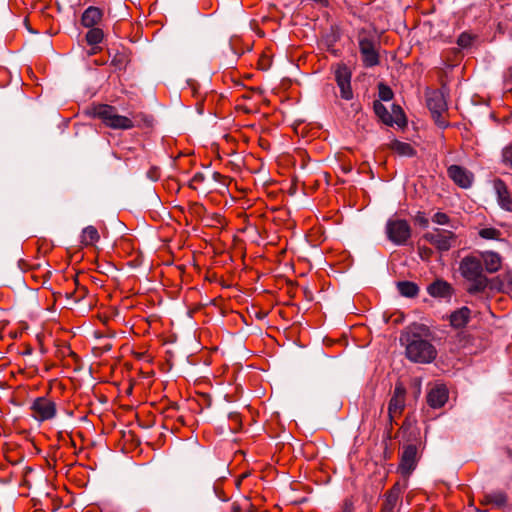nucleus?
<instances>
[{"instance_id": "1", "label": "nucleus", "mask_w": 512, "mask_h": 512, "mask_svg": "<svg viewBox=\"0 0 512 512\" xmlns=\"http://www.w3.org/2000/svg\"><path fill=\"white\" fill-rule=\"evenodd\" d=\"M400 343L405 346L406 357L414 363H431L437 356L434 345L418 333H401Z\"/></svg>"}, {"instance_id": "2", "label": "nucleus", "mask_w": 512, "mask_h": 512, "mask_svg": "<svg viewBox=\"0 0 512 512\" xmlns=\"http://www.w3.org/2000/svg\"><path fill=\"white\" fill-rule=\"evenodd\" d=\"M460 275L468 281V293L477 294L485 291L489 280L484 273L482 260L475 255H467L463 257L459 263Z\"/></svg>"}, {"instance_id": "3", "label": "nucleus", "mask_w": 512, "mask_h": 512, "mask_svg": "<svg viewBox=\"0 0 512 512\" xmlns=\"http://www.w3.org/2000/svg\"><path fill=\"white\" fill-rule=\"evenodd\" d=\"M361 61L365 68H372L380 63L379 43L370 35L361 32L358 36Z\"/></svg>"}, {"instance_id": "4", "label": "nucleus", "mask_w": 512, "mask_h": 512, "mask_svg": "<svg viewBox=\"0 0 512 512\" xmlns=\"http://www.w3.org/2000/svg\"><path fill=\"white\" fill-rule=\"evenodd\" d=\"M95 113L106 126L112 129L127 130L135 126L132 119L117 114L115 108L109 105H100L96 108Z\"/></svg>"}, {"instance_id": "5", "label": "nucleus", "mask_w": 512, "mask_h": 512, "mask_svg": "<svg viewBox=\"0 0 512 512\" xmlns=\"http://www.w3.org/2000/svg\"><path fill=\"white\" fill-rule=\"evenodd\" d=\"M411 226L404 219L391 218L386 223L387 238L395 245H405L411 237Z\"/></svg>"}, {"instance_id": "6", "label": "nucleus", "mask_w": 512, "mask_h": 512, "mask_svg": "<svg viewBox=\"0 0 512 512\" xmlns=\"http://www.w3.org/2000/svg\"><path fill=\"white\" fill-rule=\"evenodd\" d=\"M423 239L433 245L439 252L449 251L455 246L457 236L447 229L435 228L423 235Z\"/></svg>"}, {"instance_id": "7", "label": "nucleus", "mask_w": 512, "mask_h": 512, "mask_svg": "<svg viewBox=\"0 0 512 512\" xmlns=\"http://www.w3.org/2000/svg\"><path fill=\"white\" fill-rule=\"evenodd\" d=\"M31 415L38 422H44L53 419L56 416V403L47 397H37L32 402Z\"/></svg>"}, {"instance_id": "8", "label": "nucleus", "mask_w": 512, "mask_h": 512, "mask_svg": "<svg viewBox=\"0 0 512 512\" xmlns=\"http://www.w3.org/2000/svg\"><path fill=\"white\" fill-rule=\"evenodd\" d=\"M427 107L432 117L440 127H446V122L441 120L443 112L447 109L444 96L439 91H433L427 95Z\"/></svg>"}, {"instance_id": "9", "label": "nucleus", "mask_w": 512, "mask_h": 512, "mask_svg": "<svg viewBox=\"0 0 512 512\" xmlns=\"http://www.w3.org/2000/svg\"><path fill=\"white\" fill-rule=\"evenodd\" d=\"M420 458L421 454L418 450H403L397 472H399L403 478L408 479L416 469Z\"/></svg>"}, {"instance_id": "10", "label": "nucleus", "mask_w": 512, "mask_h": 512, "mask_svg": "<svg viewBox=\"0 0 512 512\" xmlns=\"http://www.w3.org/2000/svg\"><path fill=\"white\" fill-rule=\"evenodd\" d=\"M406 389L402 384H396L388 404V415L391 422L400 416L405 408Z\"/></svg>"}, {"instance_id": "11", "label": "nucleus", "mask_w": 512, "mask_h": 512, "mask_svg": "<svg viewBox=\"0 0 512 512\" xmlns=\"http://www.w3.org/2000/svg\"><path fill=\"white\" fill-rule=\"evenodd\" d=\"M447 174L456 185L463 189H467L472 186L474 175L463 166L456 164L451 165L447 169Z\"/></svg>"}, {"instance_id": "12", "label": "nucleus", "mask_w": 512, "mask_h": 512, "mask_svg": "<svg viewBox=\"0 0 512 512\" xmlns=\"http://www.w3.org/2000/svg\"><path fill=\"white\" fill-rule=\"evenodd\" d=\"M493 186L499 206L505 211L512 212V196L505 182L501 179H496Z\"/></svg>"}, {"instance_id": "13", "label": "nucleus", "mask_w": 512, "mask_h": 512, "mask_svg": "<svg viewBox=\"0 0 512 512\" xmlns=\"http://www.w3.org/2000/svg\"><path fill=\"white\" fill-rule=\"evenodd\" d=\"M427 292L434 298L450 299L454 293V288L447 281L437 279L428 285Z\"/></svg>"}, {"instance_id": "14", "label": "nucleus", "mask_w": 512, "mask_h": 512, "mask_svg": "<svg viewBox=\"0 0 512 512\" xmlns=\"http://www.w3.org/2000/svg\"><path fill=\"white\" fill-rule=\"evenodd\" d=\"M482 505H492L498 509H505L508 507V495L505 491L495 490L485 493L480 500Z\"/></svg>"}, {"instance_id": "15", "label": "nucleus", "mask_w": 512, "mask_h": 512, "mask_svg": "<svg viewBox=\"0 0 512 512\" xmlns=\"http://www.w3.org/2000/svg\"><path fill=\"white\" fill-rule=\"evenodd\" d=\"M448 400V390L443 385L432 388L427 395V403L432 408H441Z\"/></svg>"}, {"instance_id": "16", "label": "nucleus", "mask_w": 512, "mask_h": 512, "mask_svg": "<svg viewBox=\"0 0 512 512\" xmlns=\"http://www.w3.org/2000/svg\"><path fill=\"white\" fill-rule=\"evenodd\" d=\"M403 488L399 483H395L390 490L385 494V501L382 505V512H395V508L398 505Z\"/></svg>"}, {"instance_id": "17", "label": "nucleus", "mask_w": 512, "mask_h": 512, "mask_svg": "<svg viewBox=\"0 0 512 512\" xmlns=\"http://www.w3.org/2000/svg\"><path fill=\"white\" fill-rule=\"evenodd\" d=\"M479 258L482 260L484 273H495L500 270L502 259L498 253L493 251H485L480 254Z\"/></svg>"}, {"instance_id": "18", "label": "nucleus", "mask_w": 512, "mask_h": 512, "mask_svg": "<svg viewBox=\"0 0 512 512\" xmlns=\"http://www.w3.org/2000/svg\"><path fill=\"white\" fill-rule=\"evenodd\" d=\"M470 318L471 310L468 307L463 306L451 313L449 317L450 325L455 329L464 328L470 321Z\"/></svg>"}, {"instance_id": "19", "label": "nucleus", "mask_w": 512, "mask_h": 512, "mask_svg": "<svg viewBox=\"0 0 512 512\" xmlns=\"http://www.w3.org/2000/svg\"><path fill=\"white\" fill-rule=\"evenodd\" d=\"M103 13L98 7L90 6L82 14L81 23L83 26L94 27L102 18Z\"/></svg>"}, {"instance_id": "20", "label": "nucleus", "mask_w": 512, "mask_h": 512, "mask_svg": "<svg viewBox=\"0 0 512 512\" xmlns=\"http://www.w3.org/2000/svg\"><path fill=\"white\" fill-rule=\"evenodd\" d=\"M397 289L399 293L408 298H413L417 296L419 292V287L417 284L411 281H400L397 283Z\"/></svg>"}, {"instance_id": "21", "label": "nucleus", "mask_w": 512, "mask_h": 512, "mask_svg": "<svg viewBox=\"0 0 512 512\" xmlns=\"http://www.w3.org/2000/svg\"><path fill=\"white\" fill-rule=\"evenodd\" d=\"M390 148L392 151H394L395 153H397L400 156L410 157L415 154V150L409 143L402 142L399 140H393L390 143Z\"/></svg>"}, {"instance_id": "22", "label": "nucleus", "mask_w": 512, "mask_h": 512, "mask_svg": "<svg viewBox=\"0 0 512 512\" xmlns=\"http://www.w3.org/2000/svg\"><path fill=\"white\" fill-rule=\"evenodd\" d=\"M397 125L399 127H404L407 124L406 116L399 105H392V113H391V121H389V126Z\"/></svg>"}, {"instance_id": "23", "label": "nucleus", "mask_w": 512, "mask_h": 512, "mask_svg": "<svg viewBox=\"0 0 512 512\" xmlns=\"http://www.w3.org/2000/svg\"><path fill=\"white\" fill-rule=\"evenodd\" d=\"M99 238L100 236L97 229L91 225L85 227L81 234V242L86 246L93 245Z\"/></svg>"}, {"instance_id": "24", "label": "nucleus", "mask_w": 512, "mask_h": 512, "mask_svg": "<svg viewBox=\"0 0 512 512\" xmlns=\"http://www.w3.org/2000/svg\"><path fill=\"white\" fill-rule=\"evenodd\" d=\"M335 81L337 86L351 83V71L346 65H339L335 70Z\"/></svg>"}, {"instance_id": "25", "label": "nucleus", "mask_w": 512, "mask_h": 512, "mask_svg": "<svg viewBox=\"0 0 512 512\" xmlns=\"http://www.w3.org/2000/svg\"><path fill=\"white\" fill-rule=\"evenodd\" d=\"M373 109L375 114L381 119V121L389 126V121H391V113L381 103V101H374Z\"/></svg>"}, {"instance_id": "26", "label": "nucleus", "mask_w": 512, "mask_h": 512, "mask_svg": "<svg viewBox=\"0 0 512 512\" xmlns=\"http://www.w3.org/2000/svg\"><path fill=\"white\" fill-rule=\"evenodd\" d=\"M104 37L102 29L90 27V30L86 34V41L89 45L94 46L99 44Z\"/></svg>"}, {"instance_id": "27", "label": "nucleus", "mask_w": 512, "mask_h": 512, "mask_svg": "<svg viewBox=\"0 0 512 512\" xmlns=\"http://www.w3.org/2000/svg\"><path fill=\"white\" fill-rule=\"evenodd\" d=\"M128 57L123 51H116L112 56L111 65L118 70L125 69L128 64Z\"/></svg>"}, {"instance_id": "28", "label": "nucleus", "mask_w": 512, "mask_h": 512, "mask_svg": "<svg viewBox=\"0 0 512 512\" xmlns=\"http://www.w3.org/2000/svg\"><path fill=\"white\" fill-rule=\"evenodd\" d=\"M475 36L468 32L461 33L457 38V44L462 49H468L472 46Z\"/></svg>"}, {"instance_id": "29", "label": "nucleus", "mask_w": 512, "mask_h": 512, "mask_svg": "<svg viewBox=\"0 0 512 512\" xmlns=\"http://www.w3.org/2000/svg\"><path fill=\"white\" fill-rule=\"evenodd\" d=\"M432 222L437 225H447L451 228H455L456 226L451 222L450 217L443 212H436L432 217Z\"/></svg>"}, {"instance_id": "30", "label": "nucleus", "mask_w": 512, "mask_h": 512, "mask_svg": "<svg viewBox=\"0 0 512 512\" xmlns=\"http://www.w3.org/2000/svg\"><path fill=\"white\" fill-rule=\"evenodd\" d=\"M378 94L380 100L386 102L392 100L394 95L392 89L383 83L378 85Z\"/></svg>"}, {"instance_id": "31", "label": "nucleus", "mask_w": 512, "mask_h": 512, "mask_svg": "<svg viewBox=\"0 0 512 512\" xmlns=\"http://www.w3.org/2000/svg\"><path fill=\"white\" fill-rule=\"evenodd\" d=\"M339 87L340 90V96L341 98L345 100H351L353 98V91L351 88V83L348 84H342Z\"/></svg>"}, {"instance_id": "32", "label": "nucleus", "mask_w": 512, "mask_h": 512, "mask_svg": "<svg viewBox=\"0 0 512 512\" xmlns=\"http://www.w3.org/2000/svg\"><path fill=\"white\" fill-rule=\"evenodd\" d=\"M206 177L204 175V173L202 172H197L194 174V176L192 177L191 181H190V184L189 186L192 188V189H196V185L195 184H201L205 181Z\"/></svg>"}, {"instance_id": "33", "label": "nucleus", "mask_w": 512, "mask_h": 512, "mask_svg": "<svg viewBox=\"0 0 512 512\" xmlns=\"http://www.w3.org/2000/svg\"><path fill=\"white\" fill-rule=\"evenodd\" d=\"M502 157L503 162L512 168V144L503 150Z\"/></svg>"}, {"instance_id": "34", "label": "nucleus", "mask_w": 512, "mask_h": 512, "mask_svg": "<svg viewBox=\"0 0 512 512\" xmlns=\"http://www.w3.org/2000/svg\"><path fill=\"white\" fill-rule=\"evenodd\" d=\"M480 236L485 239H494L498 234V231L493 228H484L479 232Z\"/></svg>"}, {"instance_id": "35", "label": "nucleus", "mask_w": 512, "mask_h": 512, "mask_svg": "<svg viewBox=\"0 0 512 512\" xmlns=\"http://www.w3.org/2000/svg\"><path fill=\"white\" fill-rule=\"evenodd\" d=\"M416 222L424 228H427L429 225V220L425 217L423 213H418L416 216Z\"/></svg>"}, {"instance_id": "36", "label": "nucleus", "mask_w": 512, "mask_h": 512, "mask_svg": "<svg viewBox=\"0 0 512 512\" xmlns=\"http://www.w3.org/2000/svg\"><path fill=\"white\" fill-rule=\"evenodd\" d=\"M507 286L512 290V272L506 275Z\"/></svg>"}, {"instance_id": "37", "label": "nucleus", "mask_w": 512, "mask_h": 512, "mask_svg": "<svg viewBox=\"0 0 512 512\" xmlns=\"http://www.w3.org/2000/svg\"><path fill=\"white\" fill-rule=\"evenodd\" d=\"M505 76L507 80L512 82V66L507 69Z\"/></svg>"}, {"instance_id": "38", "label": "nucleus", "mask_w": 512, "mask_h": 512, "mask_svg": "<svg viewBox=\"0 0 512 512\" xmlns=\"http://www.w3.org/2000/svg\"><path fill=\"white\" fill-rule=\"evenodd\" d=\"M152 121H153V119L151 117H145L144 118V122H145L146 126H151L152 125Z\"/></svg>"}, {"instance_id": "39", "label": "nucleus", "mask_w": 512, "mask_h": 512, "mask_svg": "<svg viewBox=\"0 0 512 512\" xmlns=\"http://www.w3.org/2000/svg\"><path fill=\"white\" fill-rule=\"evenodd\" d=\"M507 456H508L509 458H512V451H511V450H507Z\"/></svg>"}, {"instance_id": "40", "label": "nucleus", "mask_w": 512, "mask_h": 512, "mask_svg": "<svg viewBox=\"0 0 512 512\" xmlns=\"http://www.w3.org/2000/svg\"><path fill=\"white\" fill-rule=\"evenodd\" d=\"M213 176H214V178H215V179H217L218 177H220V174H219L218 172H215V173L213 174Z\"/></svg>"}, {"instance_id": "41", "label": "nucleus", "mask_w": 512, "mask_h": 512, "mask_svg": "<svg viewBox=\"0 0 512 512\" xmlns=\"http://www.w3.org/2000/svg\"><path fill=\"white\" fill-rule=\"evenodd\" d=\"M404 448H408V449H411V448H416L414 445H407L405 446Z\"/></svg>"}, {"instance_id": "42", "label": "nucleus", "mask_w": 512, "mask_h": 512, "mask_svg": "<svg viewBox=\"0 0 512 512\" xmlns=\"http://www.w3.org/2000/svg\"><path fill=\"white\" fill-rule=\"evenodd\" d=\"M95 53H96V48H93L90 54H95Z\"/></svg>"}, {"instance_id": "43", "label": "nucleus", "mask_w": 512, "mask_h": 512, "mask_svg": "<svg viewBox=\"0 0 512 512\" xmlns=\"http://www.w3.org/2000/svg\"><path fill=\"white\" fill-rule=\"evenodd\" d=\"M5 457H6V459H7L8 461H10V458H9V456H8L7 454L5 455Z\"/></svg>"}]
</instances>
